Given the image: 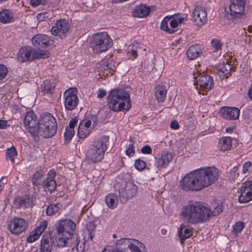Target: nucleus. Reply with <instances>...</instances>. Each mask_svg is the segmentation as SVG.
Masks as SVG:
<instances>
[{"instance_id":"nucleus-41","label":"nucleus","mask_w":252,"mask_h":252,"mask_svg":"<svg viewBox=\"0 0 252 252\" xmlns=\"http://www.w3.org/2000/svg\"><path fill=\"white\" fill-rule=\"evenodd\" d=\"M171 18V17L168 16L165 17L161 22L160 28L162 30H164L169 33H173L175 32V30L174 29H170L168 27V23Z\"/></svg>"},{"instance_id":"nucleus-7","label":"nucleus","mask_w":252,"mask_h":252,"mask_svg":"<svg viewBox=\"0 0 252 252\" xmlns=\"http://www.w3.org/2000/svg\"><path fill=\"white\" fill-rule=\"evenodd\" d=\"M113 45L112 40L106 32H98L93 35L91 47L95 53L100 54L107 51Z\"/></svg>"},{"instance_id":"nucleus-58","label":"nucleus","mask_w":252,"mask_h":252,"mask_svg":"<svg viewBox=\"0 0 252 252\" xmlns=\"http://www.w3.org/2000/svg\"><path fill=\"white\" fill-rule=\"evenodd\" d=\"M131 52V54L135 58H136L137 57V52L136 50L132 49Z\"/></svg>"},{"instance_id":"nucleus-61","label":"nucleus","mask_w":252,"mask_h":252,"mask_svg":"<svg viewBox=\"0 0 252 252\" xmlns=\"http://www.w3.org/2000/svg\"><path fill=\"white\" fill-rule=\"evenodd\" d=\"M94 235L93 234L92 232H91L90 230H89V237L90 240H92L93 239Z\"/></svg>"},{"instance_id":"nucleus-63","label":"nucleus","mask_w":252,"mask_h":252,"mask_svg":"<svg viewBox=\"0 0 252 252\" xmlns=\"http://www.w3.org/2000/svg\"><path fill=\"white\" fill-rule=\"evenodd\" d=\"M40 145L39 143H37V145H34V150H36V149H39V151H41V148H40Z\"/></svg>"},{"instance_id":"nucleus-36","label":"nucleus","mask_w":252,"mask_h":252,"mask_svg":"<svg viewBox=\"0 0 252 252\" xmlns=\"http://www.w3.org/2000/svg\"><path fill=\"white\" fill-rule=\"evenodd\" d=\"M241 194L238 200L240 203H247L252 200V193L248 192L244 189H240Z\"/></svg>"},{"instance_id":"nucleus-14","label":"nucleus","mask_w":252,"mask_h":252,"mask_svg":"<svg viewBox=\"0 0 252 252\" xmlns=\"http://www.w3.org/2000/svg\"><path fill=\"white\" fill-rule=\"evenodd\" d=\"M137 187L132 182L126 183L125 187L119 190L121 202L126 203L128 199L133 198L137 193Z\"/></svg>"},{"instance_id":"nucleus-53","label":"nucleus","mask_w":252,"mask_h":252,"mask_svg":"<svg viewBox=\"0 0 252 252\" xmlns=\"http://www.w3.org/2000/svg\"><path fill=\"white\" fill-rule=\"evenodd\" d=\"M106 91L103 89H99L97 92V97L99 98H103L106 95Z\"/></svg>"},{"instance_id":"nucleus-46","label":"nucleus","mask_w":252,"mask_h":252,"mask_svg":"<svg viewBox=\"0 0 252 252\" xmlns=\"http://www.w3.org/2000/svg\"><path fill=\"white\" fill-rule=\"evenodd\" d=\"M241 188L252 193V180L243 183Z\"/></svg>"},{"instance_id":"nucleus-64","label":"nucleus","mask_w":252,"mask_h":252,"mask_svg":"<svg viewBox=\"0 0 252 252\" xmlns=\"http://www.w3.org/2000/svg\"><path fill=\"white\" fill-rule=\"evenodd\" d=\"M248 31L249 32H252V26H250L248 27Z\"/></svg>"},{"instance_id":"nucleus-22","label":"nucleus","mask_w":252,"mask_h":252,"mask_svg":"<svg viewBox=\"0 0 252 252\" xmlns=\"http://www.w3.org/2000/svg\"><path fill=\"white\" fill-rule=\"evenodd\" d=\"M91 124V121L90 120H83L81 121L78 130V135L80 138L84 139L89 135L91 132L90 128Z\"/></svg>"},{"instance_id":"nucleus-28","label":"nucleus","mask_w":252,"mask_h":252,"mask_svg":"<svg viewBox=\"0 0 252 252\" xmlns=\"http://www.w3.org/2000/svg\"><path fill=\"white\" fill-rule=\"evenodd\" d=\"M32 53L31 47H22L20 49L17 55V59L22 63L28 61L30 59Z\"/></svg>"},{"instance_id":"nucleus-24","label":"nucleus","mask_w":252,"mask_h":252,"mask_svg":"<svg viewBox=\"0 0 252 252\" xmlns=\"http://www.w3.org/2000/svg\"><path fill=\"white\" fill-rule=\"evenodd\" d=\"M150 12L149 7L141 4L135 8L132 12V15L135 17L143 18L148 16Z\"/></svg>"},{"instance_id":"nucleus-13","label":"nucleus","mask_w":252,"mask_h":252,"mask_svg":"<svg viewBox=\"0 0 252 252\" xmlns=\"http://www.w3.org/2000/svg\"><path fill=\"white\" fill-rule=\"evenodd\" d=\"M246 0H230L229 12L225 9L230 16L233 18H239L245 14V6Z\"/></svg>"},{"instance_id":"nucleus-11","label":"nucleus","mask_w":252,"mask_h":252,"mask_svg":"<svg viewBox=\"0 0 252 252\" xmlns=\"http://www.w3.org/2000/svg\"><path fill=\"white\" fill-rule=\"evenodd\" d=\"M140 248L145 249L144 245L140 241L129 238H123L117 241L116 252H141Z\"/></svg>"},{"instance_id":"nucleus-54","label":"nucleus","mask_w":252,"mask_h":252,"mask_svg":"<svg viewBox=\"0 0 252 252\" xmlns=\"http://www.w3.org/2000/svg\"><path fill=\"white\" fill-rule=\"evenodd\" d=\"M170 127L174 129H177L179 128V125L177 121H173L170 123Z\"/></svg>"},{"instance_id":"nucleus-17","label":"nucleus","mask_w":252,"mask_h":252,"mask_svg":"<svg viewBox=\"0 0 252 252\" xmlns=\"http://www.w3.org/2000/svg\"><path fill=\"white\" fill-rule=\"evenodd\" d=\"M26 221L21 218H14L8 224V228L14 234H18L24 231L26 227Z\"/></svg>"},{"instance_id":"nucleus-38","label":"nucleus","mask_w":252,"mask_h":252,"mask_svg":"<svg viewBox=\"0 0 252 252\" xmlns=\"http://www.w3.org/2000/svg\"><path fill=\"white\" fill-rule=\"evenodd\" d=\"M155 96L158 101H164L166 96V90L162 87H158L155 93Z\"/></svg>"},{"instance_id":"nucleus-30","label":"nucleus","mask_w":252,"mask_h":252,"mask_svg":"<svg viewBox=\"0 0 252 252\" xmlns=\"http://www.w3.org/2000/svg\"><path fill=\"white\" fill-rule=\"evenodd\" d=\"M201 53L200 47L198 45L190 46L187 52V56L190 60H194L198 57Z\"/></svg>"},{"instance_id":"nucleus-25","label":"nucleus","mask_w":252,"mask_h":252,"mask_svg":"<svg viewBox=\"0 0 252 252\" xmlns=\"http://www.w3.org/2000/svg\"><path fill=\"white\" fill-rule=\"evenodd\" d=\"M179 237L181 244L184 243V241L191 236L192 231L191 228L188 226L181 224L178 231Z\"/></svg>"},{"instance_id":"nucleus-19","label":"nucleus","mask_w":252,"mask_h":252,"mask_svg":"<svg viewBox=\"0 0 252 252\" xmlns=\"http://www.w3.org/2000/svg\"><path fill=\"white\" fill-rule=\"evenodd\" d=\"M30 190L29 188L26 190L27 194L24 196L15 197L13 203L16 208H25L30 206L32 202V196L30 194Z\"/></svg>"},{"instance_id":"nucleus-40","label":"nucleus","mask_w":252,"mask_h":252,"mask_svg":"<svg viewBox=\"0 0 252 252\" xmlns=\"http://www.w3.org/2000/svg\"><path fill=\"white\" fill-rule=\"evenodd\" d=\"M17 151L14 147L8 149L6 152V157L7 159H10L12 163L14 162V159L17 156Z\"/></svg>"},{"instance_id":"nucleus-5","label":"nucleus","mask_w":252,"mask_h":252,"mask_svg":"<svg viewBox=\"0 0 252 252\" xmlns=\"http://www.w3.org/2000/svg\"><path fill=\"white\" fill-rule=\"evenodd\" d=\"M109 136H103L94 141L86 153V160L89 162L95 163L100 161L104 157L107 150V143Z\"/></svg>"},{"instance_id":"nucleus-34","label":"nucleus","mask_w":252,"mask_h":252,"mask_svg":"<svg viewBox=\"0 0 252 252\" xmlns=\"http://www.w3.org/2000/svg\"><path fill=\"white\" fill-rule=\"evenodd\" d=\"M232 69L231 65L228 63H223L222 64H220L218 66V74L221 76V74L223 76H225L226 78H228L227 75L229 74Z\"/></svg>"},{"instance_id":"nucleus-44","label":"nucleus","mask_w":252,"mask_h":252,"mask_svg":"<svg viewBox=\"0 0 252 252\" xmlns=\"http://www.w3.org/2000/svg\"><path fill=\"white\" fill-rule=\"evenodd\" d=\"M134 166L138 170H143L146 167V163L143 160L138 159L135 160Z\"/></svg>"},{"instance_id":"nucleus-43","label":"nucleus","mask_w":252,"mask_h":252,"mask_svg":"<svg viewBox=\"0 0 252 252\" xmlns=\"http://www.w3.org/2000/svg\"><path fill=\"white\" fill-rule=\"evenodd\" d=\"M74 134V129L66 127L65 132H64V138L66 141H69Z\"/></svg>"},{"instance_id":"nucleus-31","label":"nucleus","mask_w":252,"mask_h":252,"mask_svg":"<svg viewBox=\"0 0 252 252\" xmlns=\"http://www.w3.org/2000/svg\"><path fill=\"white\" fill-rule=\"evenodd\" d=\"M47 226V222L46 220L42 221L40 225L38 226L34 231H32V242L37 240L41 234L45 230Z\"/></svg>"},{"instance_id":"nucleus-57","label":"nucleus","mask_w":252,"mask_h":252,"mask_svg":"<svg viewBox=\"0 0 252 252\" xmlns=\"http://www.w3.org/2000/svg\"><path fill=\"white\" fill-rule=\"evenodd\" d=\"M42 0H32V6H37L41 4Z\"/></svg>"},{"instance_id":"nucleus-32","label":"nucleus","mask_w":252,"mask_h":252,"mask_svg":"<svg viewBox=\"0 0 252 252\" xmlns=\"http://www.w3.org/2000/svg\"><path fill=\"white\" fill-rule=\"evenodd\" d=\"M55 87V83L48 80L44 81L43 84H41V92L44 94H53Z\"/></svg>"},{"instance_id":"nucleus-51","label":"nucleus","mask_w":252,"mask_h":252,"mask_svg":"<svg viewBox=\"0 0 252 252\" xmlns=\"http://www.w3.org/2000/svg\"><path fill=\"white\" fill-rule=\"evenodd\" d=\"M78 122V119L74 118L70 120L69 122V126H67L68 128H71V129H74V126L77 125Z\"/></svg>"},{"instance_id":"nucleus-10","label":"nucleus","mask_w":252,"mask_h":252,"mask_svg":"<svg viewBox=\"0 0 252 252\" xmlns=\"http://www.w3.org/2000/svg\"><path fill=\"white\" fill-rule=\"evenodd\" d=\"M196 170L202 189L211 186L218 179L219 172L216 168L209 167Z\"/></svg>"},{"instance_id":"nucleus-15","label":"nucleus","mask_w":252,"mask_h":252,"mask_svg":"<svg viewBox=\"0 0 252 252\" xmlns=\"http://www.w3.org/2000/svg\"><path fill=\"white\" fill-rule=\"evenodd\" d=\"M65 109L71 111L76 108L79 102L76 89H69L63 94Z\"/></svg>"},{"instance_id":"nucleus-26","label":"nucleus","mask_w":252,"mask_h":252,"mask_svg":"<svg viewBox=\"0 0 252 252\" xmlns=\"http://www.w3.org/2000/svg\"><path fill=\"white\" fill-rule=\"evenodd\" d=\"M52 240V239L48 235H43L41 240L39 251L36 250V252H51V245L50 241Z\"/></svg>"},{"instance_id":"nucleus-55","label":"nucleus","mask_w":252,"mask_h":252,"mask_svg":"<svg viewBox=\"0 0 252 252\" xmlns=\"http://www.w3.org/2000/svg\"><path fill=\"white\" fill-rule=\"evenodd\" d=\"M36 19L38 21H44L45 19V14L42 13L38 14L36 16Z\"/></svg>"},{"instance_id":"nucleus-33","label":"nucleus","mask_w":252,"mask_h":252,"mask_svg":"<svg viewBox=\"0 0 252 252\" xmlns=\"http://www.w3.org/2000/svg\"><path fill=\"white\" fill-rule=\"evenodd\" d=\"M86 242L84 241L82 244L80 245V241L78 240V237H75V239H73L72 246L71 251L73 252H84L85 251Z\"/></svg>"},{"instance_id":"nucleus-23","label":"nucleus","mask_w":252,"mask_h":252,"mask_svg":"<svg viewBox=\"0 0 252 252\" xmlns=\"http://www.w3.org/2000/svg\"><path fill=\"white\" fill-rule=\"evenodd\" d=\"M172 155L170 153L162 154L161 156L157 160L156 163L157 167L159 169L165 167L172 160Z\"/></svg>"},{"instance_id":"nucleus-60","label":"nucleus","mask_w":252,"mask_h":252,"mask_svg":"<svg viewBox=\"0 0 252 252\" xmlns=\"http://www.w3.org/2000/svg\"><path fill=\"white\" fill-rule=\"evenodd\" d=\"M185 19L184 17L178 18L177 20H176L178 22V24H181L183 23V20Z\"/></svg>"},{"instance_id":"nucleus-4","label":"nucleus","mask_w":252,"mask_h":252,"mask_svg":"<svg viewBox=\"0 0 252 252\" xmlns=\"http://www.w3.org/2000/svg\"><path fill=\"white\" fill-rule=\"evenodd\" d=\"M129 94L124 90L111 91L107 96L109 108L114 112L128 110L131 107Z\"/></svg>"},{"instance_id":"nucleus-27","label":"nucleus","mask_w":252,"mask_h":252,"mask_svg":"<svg viewBox=\"0 0 252 252\" xmlns=\"http://www.w3.org/2000/svg\"><path fill=\"white\" fill-rule=\"evenodd\" d=\"M14 14L9 9H4L0 11V22L4 23H9L14 21Z\"/></svg>"},{"instance_id":"nucleus-62","label":"nucleus","mask_w":252,"mask_h":252,"mask_svg":"<svg viewBox=\"0 0 252 252\" xmlns=\"http://www.w3.org/2000/svg\"><path fill=\"white\" fill-rule=\"evenodd\" d=\"M27 242L29 243H32V234H30L27 238Z\"/></svg>"},{"instance_id":"nucleus-47","label":"nucleus","mask_w":252,"mask_h":252,"mask_svg":"<svg viewBox=\"0 0 252 252\" xmlns=\"http://www.w3.org/2000/svg\"><path fill=\"white\" fill-rule=\"evenodd\" d=\"M211 46L214 47L216 50L220 49L221 47V44L220 40L216 39H213L211 42Z\"/></svg>"},{"instance_id":"nucleus-50","label":"nucleus","mask_w":252,"mask_h":252,"mask_svg":"<svg viewBox=\"0 0 252 252\" xmlns=\"http://www.w3.org/2000/svg\"><path fill=\"white\" fill-rule=\"evenodd\" d=\"M10 126L7 120H0V129H5Z\"/></svg>"},{"instance_id":"nucleus-18","label":"nucleus","mask_w":252,"mask_h":252,"mask_svg":"<svg viewBox=\"0 0 252 252\" xmlns=\"http://www.w3.org/2000/svg\"><path fill=\"white\" fill-rule=\"evenodd\" d=\"M193 18L195 25L198 26L203 25L207 21L206 10L201 6H196L193 12Z\"/></svg>"},{"instance_id":"nucleus-42","label":"nucleus","mask_w":252,"mask_h":252,"mask_svg":"<svg viewBox=\"0 0 252 252\" xmlns=\"http://www.w3.org/2000/svg\"><path fill=\"white\" fill-rule=\"evenodd\" d=\"M244 228V223L241 221L237 222L233 226L232 232L235 234H237Z\"/></svg>"},{"instance_id":"nucleus-45","label":"nucleus","mask_w":252,"mask_h":252,"mask_svg":"<svg viewBox=\"0 0 252 252\" xmlns=\"http://www.w3.org/2000/svg\"><path fill=\"white\" fill-rule=\"evenodd\" d=\"M8 70L6 66L0 64V81L5 78L7 74Z\"/></svg>"},{"instance_id":"nucleus-3","label":"nucleus","mask_w":252,"mask_h":252,"mask_svg":"<svg viewBox=\"0 0 252 252\" xmlns=\"http://www.w3.org/2000/svg\"><path fill=\"white\" fill-rule=\"evenodd\" d=\"M56 228L58 234L57 246L60 247L72 246L73 239L77 237L74 235L76 224L70 220H62L59 221Z\"/></svg>"},{"instance_id":"nucleus-59","label":"nucleus","mask_w":252,"mask_h":252,"mask_svg":"<svg viewBox=\"0 0 252 252\" xmlns=\"http://www.w3.org/2000/svg\"><path fill=\"white\" fill-rule=\"evenodd\" d=\"M238 170V168L237 166H235L233 167V168L231 170V173H233L234 174H237V175H239V173H237V171Z\"/></svg>"},{"instance_id":"nucleus-8","label":"nucleus","mask_w":252,"mask_h":252,"mask_svg":"<svg viewBox=\"0 0 252 252\" xmlns=\"http://www.w3.org/2000/svg\"><path fill=\"white\" fill-rule=\"evenodd\" d=\"M44 172L42 169H39L32 175V184L38 187H42L47 189L48 191L52 192L56 188V182L54 180L56 172L54 170H50L48 174L46 180L43 179Z\"/></svg>"},{"instance_id":"nucleus-49","label":"nucleus","mask_w":252,"mask_h":252,"mask_svg":"<svg viewBox=\"0 0 252 252\" xmlns=\"http://www.w3.org/2000/svg\"><path fill=\"white\" fill-rule=\"evenodd\" d=\"M141 152L143 154H151L152 153V149L150 146L145 145L141 149Z\"/></svg>"},{"instance_id":"nucleus-52","label":"nucleus","mask_w":252,"mask_h":252,"mask_svg":"<svg viewBox=\"0 0 252 252\" xmlns=\"http://www.w3.org/2000/svg\"><path fill=\"white\" fill-rule=\"evenodd\" d=\"M252 164L250 161H247L245 162L243 165V173H246L249 170V168L251 167Z\"/></svg>"},{"instance_id":"nucleus-2","label":"nucleus","mask_w":252,"mask_h":252,"mask_svg":"<svg viewBox=\"0 0 252 252\" xmlns=\"http://www.w3.org/2000/svg\"><path fill=\"white\" fill-rule=\"evenodd\" d=\"M32 136L35 142H39L40 136L48 138L56 133L57 124L51 114L45 112L37 117L32 111Z\"/></svg>"},{"instance_id":"nucleus-48","label":"nucleus","mask_w":252,"mask_h":252,"mask_svg":"<svg viewBox=\"0 0 252 252\" xmlns=\"http://www.w3.org/2000/svg\"><path fill=\"white\" fill-rule=\"evenodd\" d=\"M135 153L134 150V147L132 144H130L128 146V148L126 151V154L129 157L133 156Z\"/></svg>"},{"instance_id":"nucleus-20","label":"nucleus","mask_w":252,"mask_h":252,"mask_svg":"<svg viewBox=\"0 0 252 252\" xmlns=\"http://www.w3.org/2000/svg\"><path fill=\"white\" fill-rule=\"evenodd\" d=\"M220 114L224 119L232 120L238 118L240 110L236 107H222L220 111Z\"/></svg>"},{"instance_id":"nucleus-39","label":"nucleus","mask_w":252,"mask_h":252,"mask_svg":"<svg viewBox=\"0 0 252 252\" xmlns=\"http://www.w3.org/2000/svg\"><path fill=\"white\" fill-rule=\"evenodd\" d=\"M32 121V110L27 112L26 115L24 117V125L26 129L32 134V126L31 123Z\"/></svg>"},{"instance_id":"nucleus-35","label":"nucleus","mask_w":252,"mask_h":252,"mask_svg":"<svg viewBox=\"0 0 252 252\" xmlns=\"http://www.w3.org/2000/svg\"><path fill=\"white\" fill-rule=\"evenodd\" d=\"M105 203L110 209H114L117 205V196L114 193L108 194L105 197Z\"/></svg>"},{"instance_id":"nucleus-9","label":"nucleus","mask_w":252,"mask_h":252,"mask_svg":"<svg viewBox=\"0 0 252 252\" xmlns=\"http://www.w3.org/2000/svg\"><path fill=\"white\" fill-rule=\"evenodd\" d=\"M196 170L202 189L211 186L218 179L219 172L216 168L209 167Z\"/></svg>"},{"instance_id":"nucleus-56","label":"nucleus","mask_w":252,"mask_h":252,"mask_svg":"<svg viewBox=\"0 0 252 252\" xmlns=\"http://www.w3.org/2000/svg\"><path fill=\"white\" fill-rule=\"evenodd\" d=\"M178 22L175 19H173L170 22V26L172 29L176 28L178 26Z\"/></svg>"},{"instance_id":"nucleus-12","label":"nucleus","mask_w":252,"mask_h":252,"mask_svg":"<svg viewBox=\"0 0 252 252\" xmlns=\"http://www.w3.org/2000/svg\"><path fill=\"white\" fill-rule=\"evenodd\" d=\"M180 186L186 191H197L202 189L196 170L187 174L181 181Z\"/></svg>"},{"instance_id":"nucleus-37","label":"nucleus","mask_w":252,"mask_h":252,"mask_svg":"<svg viewBox=\"0 0 252 252\" xmlns=\"http://www.w3.org/2000/svg\"><path fill=\"white\" fill-rule=\"evenodd\" d=\"M62 205L60 203L51 204L48 206L46 213L48 216H52L59 212L61 208Z\"/></svg>"},{"instance_id":"nucleus-21","label":"nucleus","mask_w":252,"mask_h":252,"mask_svg":"<svg viewBox=\"0 0 252 252\" xmlns=\"http://www.w3.org/2000/svg\"><path fill=\"white\" fill-rule=\"evenodd\" d=\"M196 82L201 87L207 90H211L214 86V82L212 76L202 74L195 77Z\"/></svg>"},{"instance_id":"nucleus-6","label":"nucleus","mask_w":252,"mask_h":252,"mask_svg":"<svg viewBox=\"0 0 252 252\" xmlns=\"http://www.w3.org/2000/svg\"><path fill=\"white\" fill-rule=\"evenodd\" d=\"M54 41L48 35L43 34H38L32 37V45L38 50L32 49V60L47 59L50 57V53L42 50L52 45Z\"/></svg>"},{"instance_id":"nucleus-29","label":"nucleus","mask_w":252,"mask_h":252,"mask_svg":"<svg viewBox=\"0 0 252 252\" xmlns=\"http://www.w3.org/2000/svg\"><path fill=\"white\" fill-rule=\"evenodd\" d=\"M232 138L230 137H223L220 139L218 147L222 151L229 150L232 146Z\"/></svg>"},{"instance_id":"nucleus-1","label":"nucleus","mask_w":252,"mask_h":252,"mask_svg":"<svg viewBox=\"0 0 252 252\" xmlns=\"http://www.w3.org/2000/svg\"><path fill=\"white\" fill-rule=\"evenodd\" d=\"M222 212V205H218L213 211L202 202H194L183 207L181 214L184 221L189 224L206 222L213 216H217Z\"/></svg>"},{"instance_id":"nucleus-16","label":"nucleus","mask_w":252,"mask_h":252,"mask_svg":"<svg viewBox=\"0 0 252 252\" xmlns=\"http://www.w3.org/2000/svg\"><path fill=\"white\" fill-rule=\"evenodd\" d=\"M70 29V25L68 21L65 19H60L52 28L51 31L53 35L63 38L66 37Z\"/></svg>"}]
</instances>
